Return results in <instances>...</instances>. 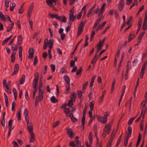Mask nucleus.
<instances>
[{"label": "nucleus", "mask_w": 147, "mask_h": 147, "mask_svg": "<svg viewBox=\"0 0 147 147\" xmlns=\"http://www.w3.org/2000/svg\"><path fill=\"white\" fill-rule=\"evenodd\" d=\"M42 81H40L39 85L38 96H37V102L41 101L43 97V91L42 89Z\"/></svg>", "instance_id": "f257e3e1"}, {"label": "nucleus", "mask_w": 147, "mask_h": 147, "mask_svg": "<svg viewBox=\"0 0 147 147\" xmlns=\"http://www.w3.org/2000/svg\"><path fill=\"white\" fill-rule=\"evenodd\" d=\"M33 87L34 88V91L33 92L32 98L33 99L35 98V95L37 92V73H36L35 74V78L32 83Z\"/></svg>", "instance_id": "f03ea898"}, {"label": "nucleus", "mask_w": 147, "mask_h": 147, "mask_svg": "<svg viewBox=\"0 0 147 147\" xmlns=\"http://www.w3.org/2000/svg\"><path fill=\"white\" fill-rule=\"evenodd\" d=\"M112 123L110 122L109 123L107 124L104 129V131L105 133L107 134H109L110 130L111 129Z\"/></svg>", "instance_id": "7ed1b4c3"}, {"label": "nucleus", "mask_w": 147, "mask_h": 147, "mask_svg": "<svg viewBox=\"0 0 147 147\" xmlns=\"http://www.w3.org/2000/svg\"><path fill=\"white\" fill-rule=\"evenodd\" d=\"M86 22V21L84 22L82 21L80 23L78 28V34L79 35L80 34L82 31Z\"/></svg>", "instance_id": "20e7f679"}, {"label": "nucleus", "mask_w": 147, "mask_h": 147, "mask_svg": "<svg viewBox=\"0 0 147 147\" xmlns=\"http://www.w3.org/2000/svg\"><path fill=\"white\" fill-rule=\"evenodd\" d=\"M74 10H71L69 13V20L74 21L76 19V16L74 15Z\"/></svg>", "instance_id": "39448f33"}, {"label": "nucleus", "mask_w": 147, "mask_h": 147, "mask_svg": "<svg viewBox=\"0 0 147 147\" xmlns=\"http://www.w3.org/2000/svg\"><path fill=\"white\" fill-rule=\"evenodd\" d=\"M147 28V12L145 14V18L143 25L142 28L143 30H145Z\"/></svg>", "instance_id": "423d86ee"}, {"label": "nucleus", "mask_w": 147, "mask_h": 147, "mask_svg": "<svg viewBox=\"0 0 147 147\" xmlns=\"http://www.w3.org/2000/svg\"><path fill=\"white\" fill-rule=\"evenodd\" d=\"M98 119L99 121L103 123H106L107 121V118L106 117L98 116Z\"/></svg>", "instance_id": "0eeeda50"}, {"label": "nucleus", "mask_w": 147, "mask_h": 147, "mask_svg": "<svg viewBox=\"0 0 147 147\" xmlns=\"http://www.w3.org/2000/svg\"><path fill=\"white\" fill-rule=\"evenodd\" d=\"M28 53H29L28 57L32 59L33 57L34 53L33 48H30L29 50Z\"/></svg>", "instance_id": "6e6552de"}, {"label": "nucleus", "mask_w": 147, "mask_h": 147, "mask_svg": "<svg viewBox=\"0 0 147 147\" xmlns=\"http://www.w3.org/2000/svg\"><path fill=\"white\" fill-rule=\"evenodd\" d=\"M19 69V66L18 64L15 65L14 69V71L12 74V76L16 75L18 72Z\"/></svg>", "instance_id": "1a4fd4ad"}, {"label": "nucleus", "mask_w": 147, "mask_h": 147, "mask_svg": "<svg viewBox=\"0 0 147 147\" xmlns=\"http://www.w3.org/2000/svg\"><path fill=\"white\" fill-rule=\"evenodd\" d=\"M54 0H46V3L47 5L50 7H54Z\"/></svg>", "instance_id": "9d476101"}, {"label": "nucleus", "mask_w": 147, "mask_h": 147, "mask_svg": "<svg viewBox=\"0 0 147 147\" xmlns=\"http://www.w3.org/2000/svg\"><path fill=\"white\" fill-rule=\"evenodd\" d=\"M30 142H33L35 140L34 134L33 132L31 133L30 132Z\"/></svg>", "instance_id": "9b49d317"}, {"label": "nucleus", "mask_w": 147, "mask_h": 147, "mask_svg": "<svg viewBox=\"0 0 147 147\" xmlns=\"http://www.w3.org/2000/svg\"><path fill=\"white\" fill-rule=\"evenodd\" d=\"M145 34V32H141L139 35L138 39V43H140V42L141 40L142 37Z\"/></svg>", "instance_id": "f8f14e48"}, {"label": "nucleus", "mask_w": 147, "mask_h": 147, "mask_svg": "<svg viewBox=\"0 0 147 147\" xmlns=\"http://www.w3.org/2000/svg\"><path fill=\"white\" fill-rule=\"evenodd\" d=\"M49 16L52 18H56L57 20H60V16L57 14H53L51 13L49 14Z\"/></svg>", "instance_id": "ddd939ff"}, {"label": "nucleus", "mask_w": 147, "mask_h": 147, "mask_svg": "<svg viewBox=\"0 0 147 147\" xmlns=\"http://www.w3.org/2000/svg\"><path fill=\"white\" fill-rule=\"evenodd\" d=\"M67 131L69 137L70 138H73L74 136V133L71 131V129H68Z\"/></svg>", "instance_id": "4468645a"}, {"label": "nucleus", "mask_w": 147, "mask_h": 147, "mask_svg": "<svg viewBox=\"0 0 147 147\" xmlns=\"http://www.w3.org/2000/svg\"><path fill=\"white\" fill-rule=\"evenodd\" d=\"M124 4V0H120L119 5V8H123Z\"/></svg>", "instance_id": "2eb2a0df"}, {"label": "nucleus", "mask_w": 147, "mask_h": 147, "mask_svg": "<svg viewBox=\"0 0 147 147\" xmlns=\"http://www.w3.org/2000/svg\"><path fill=\"white\" fill-rule=\"evenodd\" d=\"M14 24V23H12L11 25H9V26L7 28V32H9L12 29Z\"/></svg>", "instance_id": "dca6fc26"}, {"label": "nucleus", "mask_w": 147, "mask_h": 147, "mask_svg": "<svg viewBox=\"0 0 147 147\" xmlns=\"http://www.w3.org/2000/svg\"><path fill=\"white\" fill-rule=\"evenodd\" d=\"M53 40H50L48 41V44L49 47L51 49L53 47Z\"/></svg>", "instance_id": "f3484780"}, {"label": "nucleus", "mask_w": 147, "mask_h": 147, "mask_svg": "<svg viewBox=\"0 0 147 147\" xmlns=\"http://www.w3.org/2000/svg\"><path fill=\"white\" fill-rule=\"evenodd\" d=\"M64 78L66 83L69 85V86L70 80L69 77L67 76H64Z\"/></svg>", "instance_id": "a211bd4d"}, {"label": "nucleus", "mask_w": 147, "mask_h": 147, "mask_svg": "<svg viewBox=\"0 0 147 147\" xmlns=\"http://www.w3.org/2000/svg\"><path fill=\"white\" fill-rule=\"evenodd\" d=\"M102 46L101 44V40H100L99 44L96 46L97 47V52H98L102 48Z\"/></svg>", "instance_id": "6ab92c4d"}, {"label": "nucleus", "mask_w": 147, "mask_h": 147, "mask_svg": "<svg viewBox=\"0 0 147 147\" xmlns=\"http://www.w3.org/2000/svg\"><path fill=\"white\" fill-rule=\"evenodd\" d=\"M94 12L96 14H98V16H100L103 13V10H96Z\"/></svg>", "instance_id": "aec40b11"}, {"label": "nucleus", "mask_w": 147, "mask_h": 147, "mask_svg": "<svg viewBox=\"0 0 147 147\" xmlns=\"http://www.w3.org/2000/svg\"><path fill=\"white\" fill-rule=\"evenodd\" d=\"M99 58V57L98 56H97L96 55H95L91 61V63L92 64H94Z\"/></svg>", "instance_id": "412c9836"}, {"label": "nucleus", "mask_w": 147, "mask_h": 147, "mask_svg": "<svg viewBox=\"0 0 147 147\" xmlns=\"http://www.w3.org/2000/svg\"><path fill=\"white\" fill-rule=\"evenodd\" d=\"M76 94L74 92H73L71 96V100H72L73 101H75L76 98Z\"/></svg>", "instance_id": "4be33fe9"}, {"label": "nucleus", "mask_w": 147, "mask_h": 147, "mask_svg": "<svg viewBox=\"0 0 147 147\" xmlns=\"http://www.w3.org/2000/svg\"><path fill=\"white\" fill-rule=\"evenodd\" d=\"M27 129L30 133V132H33V129L32 124L31 123H30V125H29L28 126Z\"/></svg>", "instance_id": "5701e85b"}, {"label": "nucleus", "mask_w": 147, "mask_h": 147, "mask_svg": "<svg viewBox=\"0 0 147 147\" xmlns=\"http://www.w3.org/2000/svg\"><path fill=\"white\" fill-rule=\"evenodd\" d=\"M4 97H5V102L6 106L7 107H8V104H9L8 97L5 93H4Z\"/></svg>", "instance_id": "b1692460"}, {"label": "nucleus", "mask_w": 147, "mask_h": 147, "mask_svg": "<svg viewBox=\"0 0 147 147\" xmlns=\"http://www.w3.org/2000/svg\"><path fill=\"white\" fill-rule=\"evenodd\" d=\"M25 76L24 75H22V77L20 80L19 82L20 84H23L25 80Z\"/></svg>", "instance_id": "393cba45"}, {"label": "nucleus", "mask_w": 147, "mask_h": 147, "mask_svg": "<svg viewBox=\"0 0 147 147\" xmlns=\"http://www.w3.org/2000/svg\"><path fill=\"white\" fill-rule=\"evenodd\" d=\"M101 20V19L99 18L96 20L95 24L94 25L93 28L94 29L95 28H96V26L98 25L99 24L100 21Z\"/></svg>", "instance_id": "a878e982"}, {"label": "nucleus", "mask_w": 147, "mask_h": 147, "mask_svg": "<svg viewBox=\"0 0 147 147\" xmlns=\"http://www.w3.org/2000/svg\"><path fill=\"white\" fill-rule=\"evenodd\" d=\"M106 23V22H104L102 24L100 25H99L98 26V27L96 29V31H98V29H101L105 25V24Z\"/></svg>", "instance_id": "bb28decb"}, {"label": "nucleus", "mask_w": 147, "mask_h": 147, "mask_svg": "<svg viewBox=\"0 0 147 147\" xmlns=\"http://www.w3.org/2000/svg\"><path fill=\"white\" fill-rule=\"evenodd\" d=\"M48 40L47 39H45L44 41V43L43 45V49L45 50L46 49L48 46Z\"/></svg>", "instance_id": "cd10ccee"}, {"label": "nucleus", "mask_w": 147, "mask_h": 147, "mask_svg": "<svg viewBox=\"0 0 147 147\" xmlns=\"http://www.w3.org/2000/svg\"><path fill=\"white\" fill-rule=\"evenodd\" d=\"M28 112L27 109H25L24 110V115L25 118L29 117L28 115Z\"/></svg>", "instance_id": "c85d7f7f"}, {"label": "nucleus", "mask_w": 147, "mask_h": 147, "mask_svg": "<svg viewBox=\"0 0 147 147\" xmlns=\"http://www.w3.org/2000/svg\"><path fill=\"white\" fill-rule=\"evenodd\" d=\"M105 90H104L103 92L102 95H101V96H100L99 99V102H101V101L103 99L104 97V96L105 94Z\"/></svg>", "instance_id": "c756f323"}, {"label": "nucleus", "mask_w": 147, "mask_h": 147, "mask_svg": "<svg viewBox=\"0 0 147 147\" xmlns=\"http://www.w3.org/2000/svg\"><path fill=\"white\" fill-rule=\"evenodd\" d=\"M0 17L1 19H2L3 21H6V19H5V16L1 11H0Z\"/></svg>", "instance_id": "7c9ffc66"}, {"label": "nucleus", "mask_w": 147, "mask_h": 147, "mask_svg": "<svg viewBox=\"0 0 147 147\" xmlns=\"http://www.w3.org/2000/svg\"><path fill=\"white\" fill-rule=\"evenodd\" d=\"M142 116V118L143 119L144 117V114L143 113L141 112L140 116L138 117V118H137L136 120H135V122H137L139 121L140 120V119L141 117Z\"/></svg>", "instance_id": "2f4dec72"}, {"label": "nucleus", "mask_w": 147, "mask_h": 147, "mask_svg": "<svg viewBox=\"0 0 147 147\" xmlns=\"http://www.w3.org/2000/svg\"><path fill=\"white\" fill-rule=\"evenodd\" d=\"M13 119L10 120L8 122V128L9 129H12L11 127L12 125Z\"/></svg>", "instance_id": "473e14b6"}, {"label": "nucleus", "mask_w": 147, "mask_h": 147, "mask_svg": "<svg viewBox=\"0 0 147 147\" xmlns=\"http://www.w3.org/2000/svg\"><path fill=\"white\" fill-rule=\"evenodd\" d=\"M138 0H134V3H132V5L130 7L129 9H131L132 7L136 5H137L138 4L137 2Z\"/></svg>", "instance_id": "72a5a7b5"}, {"label": "nucleus", "mask_w": 147, "mask_h": 147, "mask_svg": "<svg viewBox=\"0 0 147 147\" xmlns=\"http://www.w3.org/2000/svg\"><path fill=\"white\" fill-rule=\"evenodd\" d=\"M88 139L89 140V143L91 144L92 140V134L90 133L88 136Z\"/></svg>", "instance_id": "f704fd0d"}, {"label": "nucleus", "mask_w": 147, "mask_h": 147, "mask_svg": "<svg viewBox=\"0 0 147 147\" xmlns=\"http://www.w3.org/2000/svg\"><path fill=\"white\" fill-rule=\"evenodd\" d=\"M60 20H59L65 23L66 22V18L65 16H61V17H60Z\"/></svg>", "instance_id": "c9c22d12"}, {"label": "nucleus", "mask_w": 147, "mask_h": 147, "mask_svg": "<svg viewBox=\"0 0 147 147\" xmlns=\"http://www.w3.org/2000/svg\"><path fill=\"white\" fill-rule=\"evenodd\" d=\"M85 116L83 117L82 120V124L83 127V129H84V125L85 124Z\"/></svg>", "instance_id": "e433bc0d"}, {"label": "nucleus", "mask_w": 147, "mask_h": 147, "mask_svg": "<svg viewBox=\"0 0 147 147\" xmlns=\"http://www.w3.org/2000/svg\"><path fill=\"white\" fill-rule=\"evenodd\" d=\"M82 39H81L80 40V41L77 44L75 48L74 51L71 53V54L72 55H73V54H74V53L76 51V49H77V48L78 47V45L82 42Z\"/></svg>", "instance_id": "4c0bfd02"}, {"label": "nucleus", "mask_w": 147, "mask_h": 147, "mask_svg": "<svg viewBox=\"0 0 147 147\" xmlns=\"http://www.w3.org/2000/svg\"><path fill=\"white\" fill-rule=\"evenodd\" d=\"M51 101L53 103H55L57 101V100L55 96H52L51 98Z\"/></svg>", "instance_id": "58836bf2"}, {"label": "nucleus", "mask_w": 147, "mask_h": 147, "mask_svg": "<svg viewBox=\"0 0 147 147\" xmlns=\"http://www.w3.org/2000/svg\"><path fill=\"white\" fill-rule=\"evenodd\" d=\"M11 0H5V7L7 8L9 7V3Z\"/></svg>", "instance_id": "ea45409f"}, {"label": "nucleus", "mask_w": 147, "mask_h": 147, "mask_svg": "<svg viewBox=\"0 0 147 147\" xmlns=\"http://www.w3.org/2000/svg\"><path fill=\"white\" fill-rule=\"evenodd\" d=\"M54 6L56 5H61V4L59 2L58 0H54Z\"/></svg>", "instance_id": "a19ab883"}, {"label": "nucleus", "mask_w": 147, "mask_h": 147, "mask_svg": "<svg viewBox=\"0 0 147 147\" xmlns=\"http://www.w3.org/2000/svg\"><path fill=\"white\" fill-rule=\"evenodd\" d=\"M142 20H141L140 19L138 21V25L139 28V30H140L142 26Z\"/></svg>", "instance_id": "79ce46f5"}, {"label": "nucleus", "mask_w": 147, "mask_h": 147, "mask_svg": "<svg viewBox=\"0 0 147 147\" xmlns=\"http://www.w3.org/2000/svg\"><path fill=\"white\" fill-rule=\"evenodd\" d=\"M64 111L66 115L68 116V113L69 111V108L66 107L64 109Z\"/></svg>", "instance_id": "37998d69"}, {"label": "nucleus", "mask_w": 147, "mask_h": 147, "mask_svg": "<svg viewBox=\"0 0 147 147\" xmlns=\"http://www.w3.org/2000/svg\"><path fill=\"white\" fill-rule=\"evenodd\" d=\"M137 116H136L135 117L133 118H130L129 120V121L128 122V124L129 125H131L132 124L133 121L137 117Z\"/></svg>", "instance_id": "c03bdc74"}, {"label": "nucleus", "mask_w": 147, "mask_h": 147, "mask_svg": "<svg viewBox=\"0 0 147 147\" xmlns=\"http://www.w3.org/2000/svg\"><path fill=\"white\" fill-rule=\"evenodd\" d=\"M78 95L79 98L81 99L82 96V92L81 91H79L78 92Z\"/></svg>", "instance_id": "a18cd8bd"}, {"label": "nucleus", "mask_w": 147, "mask_h": 147, "mask_svg": "<svg viewBox=\"0 0 147 147\" xmlns=\"http://www.w3.org/2000/svg\"><path fill=\"white\" fill-rule=\"evenodd\" d=\"M32 13V11L31 10H28V15L27 16L28 18V19H30V18L31 16V15Z\"/></svg>", "instance_id": "49530a36"}, {"label": "nucleus", "mask_w": 147, "mask_h": 147, "mask_svg": "<svg viewBox=\"0 0 147 147\" xmlns=\"http://www.w3.org/2000/svg\"><path fill=\"white\" fill-rule=\"evenodd\" d=\"M23 38L21 35L18 36V41H20V42H22Z\"/></svg>", "instance_id": "de8ad7c7"}, {"label": "nucleus", "mask_w": 147, "mask_h": 147, "mask_svg": "<svg viewBox=\"0 0 147 147\" xmlns=\"http://www.w3.org/2000/svg\"><path fill=\"white\" fill-rule=\"evenodd\" d=\"M125 88H126V86H124L123 87L122 91V94H121V97H123V95L124 94L125 91Z\"/></svg>", "instance_id": "09e8293b"}, {"label": "nucleus", "mask_w": 147, "mask_h": 147, "mask_svg": "<svg viewBox=\"0 0 147 147\" xmlns=\"http://www.w3.org/2000/svg\"><path fill=\"white\" fill-rule=\"evenodd\" d=\"M5 119H2L1 121V123L3 127L5 126Z\"/></svg>", "instance_id": "8fccbe9b"}, {"label": "nucleus", "mask_w": 147, "mask_h": 147, "mask_svg": "<svg viewBox=\"0 0 147 147\" xmlns=\"http://www.w3.org/2000/svg\"><path fill=\"white\" fill-rule=\"evenodd\" d=\"M134 37V35L131 34H130L128 38V41L130 42Z\"/></svg>", "instance_id": "3c124183"}, {"label": "nucleus", "mask_w": 147, "mask_h": 147, "mask_svg": "<svg viewBox=\"0 0 147 147\" xmlns=\"http://www.w3.org/2000/svg\"><path fill=\"white\" fill-rule=\"evenodd\" d=\"M59 123V121H57L55 122L53 124V127L54 128L55 127L58 125Z\"/></svg>", "instance_id": "603ef678"}, {"label": "nucleus", "mask_w": 147, "mask_h": 147, "mask_svg": "<svg viewBox=\"0 0 147 147\" xmlns=\"http://www.w3.org/2000/svg\"><path fill=\"white\" fill-rule=\"evenodd\" d=\"M73 101H74L72 100H69V101H68V106L69 107H71L73 105Z\"/></svg>", "instance_id": "864d4df0"}, {"label": "nucleus", "mask_w": 147, "mask_h": 147, "mask_svg": "<svg viewBox=\"0 0 147 147\" xmlns=\"http://www.w3.org/2000/svg\"><path fill=\"white\" fill-rule=\"evenodd\" d=\"M141 136L139 135V136L137 142V143L136 144V147H137V146H138L139 145V144L140 141L141 140Z\"/></svg>", "instance_id": "5fc2aeb1"}, {"label": "nucleus", "mask_w": 147, "mask_h": 147, "mask_svg": "<svg viewBox=\"0 0 147 147\" xmlns=\"http://www.w3.org/2000/svg\"><path fill=\"white\" fill-rule=\"evenodd\" d=\"M9 40V38H7L5 39L3 42L2 45H4L5 43L7 42Z\"/></svg>", "instance_id": "6e6d98bb"}, {"label": "nucleus", "mask_w": 147, "mask_h": 147, "mask_svg": "<svg viewBox=\"0 0 147 147\" xmlns=\"http://www.w3.org/2000/svg\"><path fill=\"white\" fill-rule=\"evenodd\" d=\"M16 105V103L15 102H13L12 104V107H11V110L13 111L14 110V108L15 107Z\"/></svg>", "instance_id": "4d7b16f0"}, {"label": "nucleus", "mask_w": 147, "mask_h": 147, "mask_svg": "<svg viewBox=\"0 0 147 147\" xmlns=\"http://www.w3.org/2000/svg\"><path fill=\"white\" fill-rule=\"evenodd\" d=\"M128 133H129V134L130 135V136H131V127H129L128 128Z\"/></svg>", "instance_id": "13d9d810"}, {"label": "nucleus", "mask_w": 147, "mask_h": 147, "mask_svg": "<svg viewBox=\"0 0 147 147\" xmlns=\"http://www.w3.org/2000/svg\"><path fill=\"white\" fill-rule=\"evenodd\" d=\"M75 142L76 144V146H77L78 147H79V146L80 145L81 142L78 140H75Z\"/></svg>", "instance_id": "bf43d9fd"}, {"label": "nucleus", "mask_w": 147, "mask_h": 147, "mask_svg": "<svg viewBox=\"0 0 147 147\" xmlns=\"http://www.w3.org/2000/svg\"><path fill=\"white\" fill-rule=\"evenodd\" d=\"M94 133L95 134L96 136L97 131V126L96 125H94Z\"/></svg>", "instance_id": "052dcab7"}, {"label": "nucleus", "mask_w": 147, "mask_h": 147, "mask_svg": "<svg viewBox=\"0 0 147 147\" xmlns=\"http://www.w3.org/2000/svg\"><path fill=\"white\" fill-rule=\"evenodd\" d=\"M20 112H18L17 113V115L18 116V119L19 121L21 120V113H20Z\"/></svg>", "instance_id": "680f3d73"}, {"label": "nucleus", "mask_w": 147, "mask_h": 147, "mask_svg": "<svg viewBox=\"0 0 147 147\" xmlns=\"http://www.w3.org/2000/svg\"><path fill=\"white\" fill-rule=\"evenodd\" d=\"M11 49L13 51H17V45H15V47H14L13 46H12L11 47Z\"/></svg>", "instance_id": "e2e57ef3"}, {"label": "nucleus", "mask_w": 147, "mask_h": 147, "mask_svg": "<svg viewBox=\"0 0 147 147\" xmlns=\"http://www.w3.org/2000/svg\"><path fill=\"white\" fill-rule=\"evenodd\" d=\"M75 64V61L73 60H71L70 62V65L71 67H73L74 65Z\"/></svg>", "instance_id": "0e129e2a"}, {"label": "nucleus", "mask_w": 147, "mask_h": 147, "mask_svg": "<svg viewBox=\"0 0 147 147\" xmlns=\"http://www.w3.org/2000/svg\"><path fill=\"white\" fill-rule=\"evenodd\" d=\"M50 66L53 71V72L55 71V66L54 65L51 64L50 65Z\"/></svg>", "instance_id": "69168bd1"}, {"label": "nucleus", "mask_w": 147, "mask_h": 147, "mask_svg": "<svg viewBox=\"0 0 147 147\" xmlns=\"http://www.w3.org/2000/svg\"><path fill=\"white\" fill-rule=\"evenodd\" d=\"M12 143L13 145V147H18V146L17 142L15 141L12 142Z\"/></svg>", "instance_id": "338daca9"}, {"label": "nucleus", "mask_w": 147, "mask_h": 147, "mask_svg": "<svg viewBox=\"0 0 147 147\" xmlns=\"http://www.w3.org/2000/svg\"><path fill=\"white\" fill-rule=\"evenodd\" d=\"M70 146L74 147H76V145L73 141H71L70 143Z\"/></svg>", "instance_id": "774afa93"}]
</instances>
